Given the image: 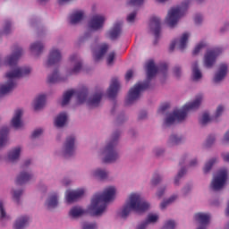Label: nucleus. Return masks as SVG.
I'll return each instance as SVG.
<instances>
[{"mask_svg":"<svg viewBox=\"0 0 229 229\" xmlns=\"http://www.w3.org/2000/svg\"><path fill=\"white\" fill-rule=\"evenodd\" d=\"M21 56H22V48L18 46H14L13 54L5 59V64L9 65L13 71L5 74L7 83L0 85V98L9 94V92H12V90L17 87L15 80L28 76V74L31 72V68L30 67H16Z\"/></svg>","mask_w":229,"mask_h":229,"instance_id":"f257e3e1","label":"nucleus"},{"mask_svg":"<svg viewBox=\"0 0 229 229\" xmlns=\"http://www.w3.org/2000/svg\"><path fill=\"white\" fill-rule=\"evenodd\" d=\"M147 81L144 82H138L134 85L133 88H131L129 90L127 98H126V105H131L140 98L141 92H144V90H148L149 89V81L157 76V73L158 71H162L163 72H165L167 71V64L163 63L159 65V67H157L155 65V61L149 60L147 63Z\"/></svg>","mask_w":229,"mask_h":229,"instance_id":"f03ea898","label":"nucleus"},{"mask_svg":"<svg viewBox=\"0 0 229 229\" xmlns=\"http://www.w3.org/2000/svg\"><path fill=\"white\" fill-rule=\"evenodd\" d=\"M115 187L111 186L106 188L103 193H96L89 206V212L91 216H102L106 210L107 203L114 201L115 199Z\"/></svg>","mask_w":229,"mask_h":229,"instance_id":"7ed1b4c3","label":"nucleus"},{"mask_svg":"<svg viewBox=\"0 0 229 229\" xmlns=\"http://www.w3.org/2000/svg\"><path fill=\"white\" fill-rule=\"evenodd\" d=\"M148 209L149 203L140 194L131 193L119 214L122 219H126L131 212L142 214V212H146Z\"/></svg>","mask_w":229,"mask_h":229,"instance_id":"20e7f679","label":"nucleus"},{"mask_svg":"<svg viewBox=\"0 0 229 229\" xmlns=\"http://www.w3.org/2000/svg\"><path fill=\"white\" fill-rule=\"evenodd\" d=\"M202 101L203 96L198 95L193 102L188 103L183 106L182 109L174 110L173 114H170L165 121V125L171 126V124H174L176 121L182 123V121L187 117V114L190 110H198V108H199V105H201Z\"/></svg>","mask_w":229,"mask_h":229,"instance_id":"39448f33","label":"nucleus"},{"mask_svg":"<svg viewBox=\"0 0 229 229\" xmlns=\"http://www.w3.org/2000/svg\"><path fill=\"white\" fill-rule=\"evenodd\" d=\"M121 133L116 131L114 133V139L106 145L103 151L105 157L103 159L104 164H112L119 158V154L115 150V146H117V139H119Z\"/></svg>","mask_w":229,"mask_h":229,"instance_id":"423d86ee","label":"nucleus"},{"mask_svg":"<svg viewBox=\"0 0 229 229\" xmlns=\"http://www.w3.org/2000/svg\"><path fill=\"white\" fill-rule=\"evenodd\" d=\"M189 6V0L182 3L181 6L174 7L172 8L166 16V24L170 28H174L176 24H178V21L180 20V17H182V15L187 11V8Z\"/></svg>","mask_w":229,"mask_h":229,"instance_id":"0eeeda50","label":"nucleus"},{"mask_svg":"<svg viewBox=\"0 0 229 229\" xmlns=\"http://www.w3.org/2000/svg\"><path fill=\"white\" fill-rule=\"evenodd\" d=\"M72 96H77V101L78 103H85L87 101V98L89 96V89H87L86 87H82L80 89H70L68 91H65L63 95V100L61 102L62 106H65L66 105H69V102L71 101V98Z\"/></svg>","mask_w":229,"mask_h":229,"instance_id":"6e6552de","label":"nucleus"},{"mask_svg":"<svg viewBox=\"0 0 229 229\" xmlns=\"http://www.w3.org/2000/svg\"><path fill=\"white\" fill-rule=\"evenodd\" d=\"M227 179L228 171H226V169L219 170L217 175L215 176L211 182L210 187L212 191H221V189L225 187Z\"/></svg>","mask_w":229,"mask_h":229,"instance_id":"1a4fd4ad","label":"nucleus"},{"mask_svg":"<svg viewBox=\"0 0 229 229\" xmlns=\"http://www.w3.org/2000/svg\"><path fill=\"white\" fill-rule=\"evenodd\" d=\"M223 53V49L221 48H214L212 50H208L204 58V65L210 69L212 65L216 64V59L219 55Z\"/></svg>","mask_w":229,"mask_h":229,"instance_id":"9d476101","label":"nucleus"},{"mask_svg":"<svg viewBox=\"0 0 229 229\" xmlns=\"http://www.w3.org/2000/svg\"><path fill=\"white\" fill-rule=\"evenodd\" d=\"M149 29L155 35L156 40L154 44H157V42H158V38H160V31H162L160 18L157 16L151 17L149 22Z\"/></svg>","mask_w":229,"mask_h":229,"instance_id":"9b49d317","label":"nucleus"},{"mask_svg":"<svg viewBox=\"0 0 229 229\" xmlns=\"http://www.w3.org/2000/svg\"><path fill=\"white\" fill-rule=\"evenodd\" d=\"M224 110H225V107L223 106H218V107L216 108L215 115L212 116V117H210L208 113H204L202 114L201 119L199 120V123L202 126H205V124H208V123H211V121H217V118L221 117Z\"/></svg>","mask_w":229,"mask_h":229,"instance_id":"f8f14e48","label":"nucleus"},{"mask_svg":"<svg viewBox=\"0 0 229 229\" xmlns=\"http://www.w3.org/2000/svg\"><path fill=\"white\" fill-rule=\"evenodd\" d=\"M103 24H105V16L99 14L92 16L91 20L89 22V26L93 31H98V30H101V28H103Z\"/></svg>","mask_w":229,"mask_h":229,"instance_id":"ddd939ff","label":"nucleus"},{"mask_svg":"<svg viewBox=\"0 0 229 229\" xmlns=\"http://www.w3.org/2000/svg\"><path fill=\"white\" fill-rule=\"evenodd\" d=\"M120 89L121 83L119 82V80L117 78H113L107 89V98H109V99H114V98H117V93Z\"/></svg>","mask_w":229,"mask_h":229,"instance_id":"4468645a","label":"nucleus"},{"mask_svg":"<svg viewBox=\"0 0 229 229\" xmlns=\"http://www.w3.org/2000/svg\"><path fill=\"white\" fill-rule=\"evenodd\" d=\"M70 62L73 65V68L68 72V74L71 76L72 74H78L81 68L83 67V64L81 60L78 56V55H73L70 57Z\"/></svg>","mask_w":229,"mask_h":229,"instance_id":"2eb2a0df","label":"nucleus"},{"mask_svg":"<svg viewBox=\"0 0 229 229\" xmlns=\"http://www.w3.org/2000/svg\"><path fill=\"white\" fill-rule=\"evenodd\" d=\"M74 136H69L66 139L64 150L65 158H69V157H72V155H74Z\"/></svg>","mask_w":229,"mask_h":229,"instance_id":"dca6fc26","label":"nucleus"},{"mask_svg":"<svg viewBox=\"0 0 229 229\" xmlns=\"http://www.w3.org/2000/svg\"><path fill=\"white\" fill-rule=\"evenodd\" d=\"M62 60V54L60 53V50L56 48H53L50 51L48 60L47 62V67H51V65H56L60 61Z\"/></svg>","mask_w":229,"mask_h":229,"instance_id":"f3484780","label":"nucleus"},{"mask_svg":"<svg viewBox=\"0 0 229 229\" xmlns=\"http://www.w3.org/2000/svg\"><path fill=\"white\" fill-rule=\"evenodd\" d=\"M194 219L200 225L198 229H207V225L210 223V215L205 213H197L194 216Z\"/></svg>","mask_w":229,"mask_h":229,"instance_id":"a211bd4d","label":"nucleus"},{"mask_svg":"<svg viewBox=\"0 0 229 229\" xmlns=\"http://www.w3.org/2000/svg\"><path fill=\"white\" fill-rule=\"evenodd\" d=\"M85 194V191L83 189L76 190V191H68L66 193V201L67 203H72L76 201V199H80L81 196Z\"/></svg>","mask_w":229,"mask_h":229,"instance_id":"6ab92c4d","label":"nucleus"},{"mask_svg":"<svg viewBox=\"0 0 229 229\" xmlns=\"http://www.w3.org/2000/svg\"><path fill=\"white\" fill-rule=\"evenodd\" d=\"M227 72L228 65L225 64H220L219 70L213 79L214 83H219V81H223V80H225V78L226 77Z\"/></svg>","mask_w":229,"mask_h":229,"instance_id":"aec40b11","label":"nucleus"},{"mask_svg":"<svg viewBox=\"0 0 229 229\" xmlns=\"http://www.w3.org/2000/svg\"><path fill=\"white\" fill-rule=\"evenodd\" d=\"M22 117V110L18 109L15 111L14 116L12 119V126L15 128V130H19V128H22L24 124L22 123V121L21 120Z\"/></svg>","mask_w":229,"mask_h":229,"instance_id":"412c9836","label":"nucleus"},{"mask_svg":"<svg viewBox=\"0 0 229 229\" xmlns=\"http://www.w3.org/2000/svg\"><path fill=\"white\" fill-rule=\"evenodd\" d=\"M103 98V91H98L95 93L92 98H90L88 101L89 106L90 108H95L96 106H99L101 103V99Z\"/></svg>","mask_w":229,"mask_h":229,"instance_id":"4be33fe9","label":"nucleus"},{"mask_svg":"<svg viewBox=\"0 0 229 229\" xmlns=\"http://www.w3.org/2000/svg\"><path fill=\"white\" fill-rule=\"evenodd\" d=\"M121 28H123V22L118 21L114 23V27L109 31V38H111V40H115V38H117L121 35Z\"/></svg>","mask_w":229,"mask_h":229,"instance_id":"5701e85b","label":"nucleus"},{"mask_svg":"<svg viewBox=\"0 0 229 229\" xmlns=\"http://www.w3.org/2000/svg\"><path fill=\"white\" fill-rule=\"evenodd\" d=\"M33 178V175L31 174L23 171L21 172L16 179V185H24V183H27V182H30Z\"/></svg>","mask_w":229,"mask_h":229,"instance_id":"b1692460","label":"nucleus"},{"mask_svg":"<svg viewBox=\"0 0 229 229\" xmlns=\"http://www.w3.org/2000/svg\"><path fill=\"white\" fill-rule=\"evenodd\" d=\"M158 221V216L150 214L148 216L146 221L142 222L137 226V229H146L149 223H157Z\"/></svg>","mask_w":229,"mask_h":229,"instance_id":"393cba45","label":"nucleus"},{"mask_svg":"<svg viewBox=\"0 0 229 229\" xmlns=\"http://www.w3.org/2000/svg\"><path fill=\"white\" fill-rule=\"evenodd\" d=\"M10 130L8 127H4L0 130V148H4L8 143V133Z\"/></svg>","mask_w":229,"mask_h":229,"instance_id":"a878e982","label":"nucleus"},{"mask_svg":"<svg viewBox=\"0 0 229 229\" xmlns=\"http://www.w3.org/2000/svg\"><path fill=\"white\" fill-rule=\"evenodd\" d=\"M27 225H30V217L21 216L15 221L13 228L14 229H23V228H26Z\"/></svg>","mask_w":229,"mask_h":229,"instance_id":"bb28decb","label":"nucleus"},{"mask_svg":"<svg viewBox=\"0 0 229 229\" xmlns=\"http://www.w3.org/2000/svg\"><path fill=\"white\" fill-rule=\"evenodd\" d=\"M43 106H46V95H38L34 101V110H42Z\"/></svg>","mask_w":229,"mask_h":229,"instance_id":"cd10ccee","label":"nucleus"},{"mask_svg":"<svg viewBox=\"0 0 229 229\" xmlns=\"http://www.w3.org/2000/svg\"><path fill=\"white\" fill-rule=\"evenodd\" d=\"M83 11H76L70 15V24H78L83 20Z\"/></svg>","mask_w":229,"mask_h":229,"instance_id":"c85d7f7f","label":"nucleus"},{"mask_svg":"<svg viewBox=\"0 0 229 229\" xmlns=\"http://www.w3.org/2000/svg\"><path fill=\"white\" fill-rule=\"evenodd\" d=\"M108 51V45L103 44L100 46L99 50L98 52H94V60L95 62H99L102 56H105L106 52Z\"/></svg>","mask_w":229,"mask_h":229,"instance_id":"c756f323","label":"nucleus"},{"mask_svg":"<svg viewBox=\"0 0 229 229\" xmlns=\"http://www.w3.org/2000/svg\"><path fill=\"white\" fill-rule=\"evenodd\" d=\"M65 123H67V114L65 113L59 114L55 120L56 128H64V126H65Z\"/></svg>","mask_w":229,"mask_h":229,"instance_id":"7c9ffc66","label":"nucleus"},{"mask_svg":"<svg viewBox=\"0 0 229 229\" xmlns=\"http://www.w3.org/2000/svg\"><path fill=\"white\" fill-rule=\"evenodd\" d=\"M47 207L49 210H51V208H56V207H58V195H56V193L49 196L48 199L47 200Z\"/></svg>","mask_w":229,"mask_h":229,"instance_id":"2f4dec72","label":"nucleus"},{"mask_svg":"<svg viewBox=\"0 0 229 229\" xmlns=\"http://www.w3.org/2000/svg\"><path fill=\"white\" fill-rule=\"evenodd\" d=\"M83 214H85L84 209L78 206L73 207L69 212V216L70 217H72V219L81 217Z\"/></svg>","mask_w":229,"mask_h":229,"instance_id":"473e14b6","label":"nucleus"},{"mask_svg":"<svg viewBox=\"0 0 229 229\" xmlns=\"http://www.w3.org/2000/svg\"><path fill=\"white\" fill-rule=\"evenodd\" d=\"M19 157H21V148L17 147L9 152L8 160L9 162H15V160H18Z\"/></svg>","mask_w":229,"mask_h":229,"instance_id":"72a5a7b5","label":"nucleus"},{"mask_svg":"<svg viewBox=\"0 0 229 229\" xmlns=\"http://www.w3.org/2000/svg\"><path fill=\"white\" fill-rule=\"evenodd\" d=\"M201 71H199V68L198 67V63L195 62L192 64V78L194 81H198V80H201Z\"/></svg>","mask_w":229,"mask_h":229,"instance_id":"f704fd0d","label":"nucleus"},{"mask_svg":"<svg viewBox=\"0 0 229 229\" xmlns=\"http://www.w3.org/2000/svg\"><path fill=\"white\" fill-rule=\"evenodd\" d=\"M58 81H64V79L61 78L58 72L55 70L47 77V83H58Z\"/></svg>","mask_w":229,"mask_h":229,"instance_id":"c9c22d12","label":"nucleus"},{"mask_svg":"<svg viewBox=\"0 0 229 229\" xmlns=\"http://www.w3.org/2000/svg\"><path fill=\"white\" fill-rule=\"evenodd\" d=\"M189 33L185 32L182 34V36L181 37V39L179 41V49L181 51H183V49H185V47H187V42L189 40Z\"/></svg>","mask_w":229,"mask_h":229,"instance_id":"e433bc0d","label":"nucleus"},{"mask_svg":"<svg viewBox=\"0 0 229 229\" xmlns=\"http://www.w3.org/2000/svg\"><path fill=\"white\" fill-rule=\"evenodd\" d=\"M44 50V45L40 42L33 43L30 45V51L32 53H37V55H40L42 51Z\"/></svg>","mask_w":229,"mask_h":229,"instance_id":"4c0bfd02","label":"nucleus"},{"mask_svg":"<svg viewBox=\"0 0 229 229\" xmlns=\"http://www.w3.org/2000/svg\"><path fill=\"white\" fill-rule=\"evenodd\" d=\"M93 174L96 178H98V180H106L108 176V173L101 169H97Z\"/></svg>","mask_w":229,"mask_h":229,"instance_id":"58836bf2","label":"nucleus"},{"mask_svg":"<svg viewBox=\"0 0 229 229\" xmlns=\"http://www.w3.org/2000/svg\"><path fill=\"white\" fill-rule=\"evenodd\" d=\"M182 140H183V139H182V137H178V136L173 134L170 136L168 144H170V146H176L177 144H181Z\"/></svg>","mask_w":229,"mask_h":229,"instance_id":"ea45409f","label":"nucleus"},{"mask_svg":"<svg viewBox=\"0 0 229 229\" xmlns=\"http://www.w3.org/2000/svg\"><path fill=\"white\" fill-rule=\"evenodd\" d=\"M216 162H217V158L214 157L206 163L204 166L205 174H207V173H208L210 169H212V166L214 165V164H216Z\"/></svg>","mask_w":229,"mask_h":229,"instance_id":"a19ab883","label":"nucleus"},{"mask_svg":"<svg viewBox=\"0 0 229 229\" xmlns=\"http://www.w3.org/2000/svg\"><path fill=\"white\" fill-rule=\"evenodd\" d=\"M177 198H178V196L173 195L171 198H169L168 199H166L161 203L160 208L162 210H164V208H165V207H167V205H171V203H173V201H174Z\"/></svg>","mask_w":229,"mask_h":229,"instance_id":"79ce46f5","label":"nucleus"},{"mask_svg":"<svg viewBox=\"0 0 229 229\" xmlns=\"http://www.w3.org/2000/svg\"><path fill=\"white\" fill-rule=\"evenodd\" d=\"M160 182H162V177H160V174H158V173H155L151 180V184L158 185Z\"/></svg>","mask_w":229,"mask_h":229,"instance_id":"37998d69","label":"nucleus"},{"mask_svg":"<svg viewBox=\"0 0 229 229\" xmlns=\"http://www.w3.org/2000/svg\"><path fill=\"white\" fill-rule=\"evenodd\" d=\"M11 31H12V22H10V21H6L4 22L3 33L4 35H8Z\"/></svg>","mask_w":229,"mask_h":229,"instance_id":"c03bdc74","label":"nucleus"},{"mask_svg":"<svg viewBox=\"0 0 229 229\" xmlns=\"http://www.w3.org/2000/svg\"><path fill=\"white\" fill-rule=\"evenodd\" d=\"M176 227V223L173 220H168L165 222L162 229H174Z\"/></svg>","mask_w":229,"mask_h":229,"instance_id":"a18cd8bd","label":"nucleus"},{"mask_svg":"<svg viewBox=\"0 0 229 229\" xmlns=\"http://www.w3.org/2000/svg\"><path fill=\"white\" fill-rule=\"evenodd\" d=\"M21 196H22L21 190L14 191L13 193V201H15L16 203H19V199H21Z\"/></svg>","mask_w":229,"mask_h":229,"instance_id":"49530a36","label":"nucleus"},{"mask_svg":"<svg viewBox=\"0 0 229 229\" xmlns=\"http://www.w3.org/2000/svg\"><path fill=\"white\" fill-rule=\"evenodd\" d=\"M114 60H115V52H111L108 54L106 58L107 65H112V64H114Z\"/></svg>","mask_w":229,"mask_h":229,"instance_id":"de8ad7c7","label":"nucleus"},{"mask_svg":"<svg viewBox=\"0 0 229 229\" xmlns=\"http://www.w3.org/2000/svg\"><path fill=\"white\" fill-rule=\"evenodd\" d=\"M205 46L207 45L204 42H200L199 45H197L192 52L193 55H198V53H199V51H201Z\"/></svg>","mask_w":229,"mask_h":229,"instance_id":"09e8293b","label":"nucleus"},{"mask_svg":"<svg viewBox=\"0 0 229 229\" xmlns=\"http://www.w3.org/2000/svg\"><path fill=\"white\" fill-rule=\"evenodd\" d=\"M186 171H185V168H182L177 176L174 178V183L175 185H178V182L180 181V178H182V176H183V174H185Z\"/></svg>","mask_w":229,"mask_h":229,"instance_id":"8fccbe9b","label":"nucleus"},{"mask_svg":"<svg viewBox=\"0 0 229 229\" xmlns=\"http://www.w3.org/2000/svg\"><path fill=\"white\" fill-rule=\"evenodd\" d=\"M82 229H98V225H96V223H87L85 222L82 225Z\"/></svg>","mask_w":229,"mask_h":229,"instance_id":"3c124183","label":"nucleus"},{"mask_svg":"<svg viewBox=\"0 0 229 229\" xmlns=\"http://www.w3.org/2000/svg\"><path fill=\"white\" fill-rule=\"evenodd\" d=\"M214 142H216V137L209 135L206 141L207 148H210V146H212V144H214Z\"/></svg>","mask_w":229,"mask_h":229,"instance_id":"603ef678","label":"nucleus"},{"mask_svg":"<svg viewBox=\"0 0 229 229\" xmlns=\"http://www.w3.org/2000/svg\"><path fill=\"white\" fill-rule=\"evenodd\" d=\"M143 3L144 0H130L128 4H130V6H140Z\"/></svg>","mask_w":229,"mask_h":229,"instance_id":"864d4df0","label":"nucleus"},{"mask_svg":"<svg viewBox=\"0 0 229 229\" xmlns=\"http://www.w3.org/2000/svg\"><path fill=\"white\" fill-rule=\"evenodd\" d=\"M42 129H37L35 130L31 134V139H37L38 137H40V134L43 133Z\"/></svg>","mask_w":229,"mask_h":229,"instance_id":"5fc2aeb1","label":"nucleus"},{"mask_svg":"<svg viewBox=\"0 0 229 229\" xmlns=\"http://www.w3.org/2000/svg\"><path fill=\"white\" fill-rule=\"evenodd\" d=\"M135 17H137V13L133 12L131 13H130L127 16V22H134L135 21Z\"/></svg>","mask_w":229,"mask_h":229,"instance_id":"6e6d98bb","label":"nucleus"},{"mask_svg":"<svg viewBox=\"0 0 229 229\" xmlns=\"http://www.w3.org/2000/svg\"><path fill=\"white\" fill-rule=\"evenodd\" d=\"M4 217H6V211L3 207V202L0 201V218L4 219Z\"/></svg>","mask_w":229,"mask_h":229,"instance_id":"4d7b16f0","label":"nucleus"},{"mask_svg":"<svg viewBox=\"0 0 229 229\" xmlns=\"http://www.w3.org/2000/svg\"><path fill=\"white\" fill-rule=\"evenodd\" d=\"M174 74L176 76V78H180L182 74V68H180V66H175L174 68Z\"/></svg>","mask_w":229,"mask_h":229,"instance_id":"13d9d810","label":"nucleus"},{"mask_svg":"<svg viewBox=\"0 0 229 229\" xmlns=\"http://www.w3.org/2000/svg\"><path fill=\"white\" fill-rule=\"evenodd\" d=\"M167 108H169V103H165V104H163L159 110H158V113L159 114H163V112H165V110H167Z\"/></svg>","mask_w":229,"mask_h":229,"instance_id":"bf43d9fd","label":"nucleus"},{"mask_svg":"<svg viewBox=\"0 0 229 229\" xmlns=\"http://www.w3.org/2000/svg\"><path fill=\"white\" fill-rule=\"evenodd\" d=\"M133 77V71L132 70H129L126 74H125V80L126 81H130V80H131V78Z\"/></svg>","mask_w":229,"mask_h":229,"instance_id":"052dcab7","label":"nucleus"},{"mask_svg":"<svg viewBox=\"0 0 229 229\" xmlns=\"http://www.w3.org/2000/svg\"><path fill=\"white\" fill-rule=\"evenodd\" d=\"M195 24H201V21H203V16H201V14H197L195 16Z\"/></svg>","mask_w":229,"mask_h":229,"instance_id":"680f3d73","label":"nucleus"},{"mask_svg":"<svg viewBox=\"0 0 229 229\" xmlns=\"http://www.w3.org/2000/svg\"><path fill=\"white\" fill-rule=\"evenodd\" d=\"M176 44H177L176 40L172 41V43L170 44L169 51L171 52L174 51V47H176Z\"/></svg>","mask_w":229,"mask_h":229,"instance_id":"e2e57ef3","label":"nucleus"},{"mask_svg":"<svg viewBox=\"0 0 229 229\" xmlns=\"http://www.w3.org/2000/svg\"><path fill=\"white\" fill-rule=\"evenodd\" d=\"M147 115L148 113H146V111H142L139 115V119H146Z\"/></svg>","mask_w":229,"mask_h":229,"instance_id":"0e129e2a","label":"nucleus"},{"mask_svg":"<svg viewBox=\"0 0 229 229\" xmlns=\"http://www.w3.org/2000/svg\"><path fill=\"white\" fill-rule=\"evenodd\" d=\"M222 157L225 162H229V153L222 154Z\"/></svg>","mask_w":229,"mask_h":229,"instance_id":"69168bd1","label":"nucleus"},{"mask_svg":"<svg viewBox=\"0 0 229 229\" xmlns=\"http://www.w3.org/2000/svg\"><path fill=\"white\" fill-rule=\"evenodd\" d=\"M164 192H165V189H161V190H159L158 191H157V197L158 198H161V197H163L164 196Z\"/></svg>","mask_w":229,"mask_h":229,"instance_id":"338daca9","label":"nucleus"},{"mask_svg":"<svg viewBox=\"0 0 229 229\" xmlns=\"http://www.w3.org/2000/svg\"><path fill=\"white\" fill-rule=\"evenodd\" d=\"M224 140H225V142H229V131L227 132H225Z\"/></svg>","mask_w":229,"mask_h":229,"instance_id":"774afa93","label":"nucleus"}]
</instances>
